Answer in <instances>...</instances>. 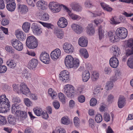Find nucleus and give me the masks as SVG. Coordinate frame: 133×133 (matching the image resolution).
<instances>
[{
  "instance_id": "1",
  "label": "nucleus",
  "mask_w": 133,
  "mask_h": 133,
  "mask_svg": "<svg viewBox=\"0 0 133 133\" xmlns=\"http://www.w3.org/2000/svg\"><path fill=\"white\" fill-rule=\"evenodd\" d=\"M65 63L66 66L69 68L76 69L79 65V61L78 59L75 60L71 55L67 56L65 60Z\"/></svg>"
},
{
  "instance_id": "2",
  "label": "nucleus",
  "mask_w": 133,
  "mask_h": 133,
  "mask_svg": "<svg viewBox=\"0 0 133 133\" xmlns=\"http://www.w3.org/2000/svg\"><path fill=\"white\" fill-rule=\"evenodd\" d=\"M10 102L5 95L0 96V112L3 113L9 109L10 106Z\"/></svg>"
},
{
  "instance_id": "3",
  "label": "nucleus",
  "mask_w": 133,
  "mask_h": 133,
  "mask_svg": "<svg viewBox=\"0 0 133 133\" xmlns=\"http://www.w3.org/2000/svg\"><path fill=\"white\" fill-rule=\"evenodd\" d=\"M38 44L37 38L33 36H31L27 37L26 44L30 49H34L36 48Z\"/></svg>"
},
{
  "instance_id": "4",
  "label": "nucleus",
  "mask_w": 133,
  "mask_h": 133,
  "mask_svg": "<svg viewBox=\"0 0 133 133\" xmlns=\"http://www.w3.org/2000/svg\"><path fill=\"white\" fill-rule=\"evenodd\" d=\"M64 92L68 97L72 98L75 94L74 87L69 84L66 85L64 88Z\"/></svg>"
},
{
  "instance_id": "5",
  "label": "nucleus",
  "mask_w": 133,
  "mask_h": 133,
  "mask_svg": "<svg viewBox=\"0 0 133 133\" xmlns=\"http://www.w3.org/2000/svg\"><path fill=\"white\" fill-rule=\"evenodd\" d=\"M116 35L118 38L124 39L127 36L128 32L127 29L124 28L120 27L117 29L115 31Z\"/></svg>"
},
{
  "instance_id": "6",
  "label": "nucleus",
  "mask_w": 133,
  "mask_h": 133,
  "mask_svg": "<svg viewBox=\"0 0 133 133\" xmlns=\"http://www.w3.org/2000/svg\"><path fill=\"white\" fill-rule=\"evenodd\" d=\"M11 43L14 48L18 51H22L23 49V44L18 39H13L11 40Z\"/></svg>"
},
{
  "instance_id": "7",
  "label": "nucleus",
  "mask_w": 133,
  "mask_h": 133,
  "mask_svg": "<svg viewBox=\"0 0 133 133\" xmlns=\"http://www.w3.org/2000/svg\"><path fill=\"white\" fill-rule=\"evenodd\" d=\"M64 6L65 8V10L67 12L70 18L74 20H78L81 18L79 16L72 12L71 11L65 6Z\"/></svg>"
},
{
  "instance_id": "8",
  "label": "nucleus",
  "mask_w": 133,
  "mask_h": 133,
  "mask_svg": "<svg viewBox=\"0 0 133 133\" xmlns=\"http://www.w3.org/2000/svg\"><path fill=\"white\" fill-rule=\"evenodd\" d=\"M60 79L64 82H66L69 80V74L66 70L62 71L59 74Z\"/></svg>"
},
{
  "instance_id": "9",
  "label": "nucleus",
  "mask_w": 133,
  "mask_h": 133,
  "mask_svg": "<svg viewBox=\"0 0 133 133\" xmlns=\"http://www.w3.org/2000/svg\"><path fill=\"white\" fill-rule=\"evenodd\" d=\"M41 61L45 64H49L50 62L49 55L45 51L42 52L40 56Z\"/></svg>"
},
{
  "instance_id": "10",
  "label": "nucleus",
  "mask_w": 133,
  "mask_h": 133,
  "mask_svg": "<svg viewBox=\"0 0 133 133\" xmlns=\"http://www.w3.org/2000/svg\"><path fill=\"white\" fill-rule=\"evenodd\" d=\"M61 55V51L58 48L52 51L50 54L51 58L55 61L58 59Z\"/></svg>"
},
{
  "instance_id": "11",
  "label": "nucleus",
  "mask_w": 133,
  "mask_h": 133,
  "mask_svg": "<svg viewBox=\"0 0 133 133\" xmlns=\"http://www.w3.org/2000/svg\"><path fill=\"white\" fill-rule=\"evenodd\" d=\"M32 31L34 34L37 35H39L42 33L41 29L35 23H33L31 27Z\"/></svg>"
},
{
  "instance_id": "12",
  "label": "nucleus",
  "mask_w": 133,
  "mask_h": 133,
  "mask_svg": "<svg viewBox=\"0 0 133 133\" xmlns=\"http://www.w3.org/2000/svg\"><path fill=\"white\" fill-rule=\"evenodd\" d=\"M127 45L129 48H131V50H126V54L128 56L133 54V39L129 40L127 43Z\"/></svg>"
},
{
  "instance_id": "13",
  "label": "nucleus",
  "mask_w": 133,
  "mask_h": 133,
  "mask_svg": "<svg viewBox=\"0 0 133 133\" xmlns=\"http://www.w3.org/2000/svg\"><path fill=\"white\" fill-rule=\"evenodd\" d=\"M71 28L73 31L77 34H80L83 31V28L81 25L75 24H72Z\"/></svg>"
},
{
  "instance_id": "14",
  "label": "nucleus",
  "mask_w": 133,
  "mask_h": 133,
  "mask_svg": "<svg viewBox=\"0 0 133 133\" xmlns=\"http://www.w3.org/2000/svg\"><path fill=\"white\" fill-rule=\"evenodd\" d=\"M63 48L64 51L68 53L71 54L73 52L74 50V48L72 45L67 43L64 44L63 46Z\"/></svg>"
},
{
  "instance_id": "15",
  "label": "nucleus",
  "mask_w": 133,
  "mask_h": 133,
  "mask_svg": "<svg viewBox=\"0 0 133 133\" xmlns=\"http://www.w3.org/2000/svg\"><path fill=\"white\" fill-rule=\"evenodd\" d=\"M88 41L87 38L85 36H82L78 40V44L82 47H86L88 45Z\"/></svg>"
},
{
  "instance_id": "16",
  "label": "nucleus",
  "mask_w": 133,
  "mask_h": 133,
  "mask_svg": "<svg viewBox=\"0 0 133 133\" xmlns=\"http://www.w3.org/2000/svg\"><path fill=\"white\" fill-rule=\"evenodd\" d=\"M119 61L117 58L114 56L111 57L109 60V64L111 67L114 68L117 67L119 64Z\"/></svg>"
},
{
  "instance_id": "17",
  "label": "nucleus",
  "mask_w": 133,
  "mask_h": 133,
  "mask_svg": "<svg viewBox=\"0 0 133 133\" xmlns=\"http://www.w3.org/2000/svg\"><path fill=\"white\" fill-rule=\"evenodd\" d=\"M48 4V3L43 0H39L37 1L36 4V6L38 8L43 10L46 9Z\"/></svg>"
},
{
  "instance_id": "18",
  "label": "nucleus",
  "mask_w": 133,
  "mask_h": 133,
  "mask_svg": "<svg viewBox=\"0 0 133 133\" xmlns=\"http://www.w3.org/2000/svg\"><path fill=\"white\" fill-rule=\"evenodd\" d=\"M57 24L60 28H64L67 26L68 23L67 20L65 18L62 17L59 18Z\"/></svg>"
},
{
  "instance_id": "19",
  "label": "nucleus",
  "mask_w": 133,
  "mask_h": 133,
  "mask_svg": "<svg viewBox=\"0 0 133 133\" xmlns=\"http://www.w3.org/2000/svg\"><path fill=\"white\" fill-rule=\"evenodd\" d=\"M72 9L74 11L79 12L82 11V8L80 4L78 3L74 2L71 4Z\"/></svg>"
},
{
  "instance_id": "20",
  "label": "nucleus",
  "mask_w": 133,
  "mask_h": 133,
  "mask_svg": "<svg viewBox=\"0 0 133 133\" xmlns=\"http://www.w3.org/2000/svg\"><path fill=\"white\" fill-rule=\"evenodd\" d=\"M15 34L17 38L19 41H23L26 38V35L23 32L17 30Z\"/></svg>"
},
{
  "instance_id": "21",
  "label": "nucleus",
  "mask_w": 133,
  "mask_h": 133,
  "mask_svg": "<svg viewBox=\"0 0 133 133\" xmlns=\"http://www.w3.org/2000/svg\"><path fill=\"white\" fill-rule=\"evenodd\" d=\"M38 63V61L36 59H32L28 63V67L30 69H32L36 67Z\"/></svg>"
},
{
  "instance_id": "22",
  "label": "nucleus",
  "mask_w": 133,
  "mask_h": 133,
  "mask_svg": "<svg viewBox=\"0 0 133 133\" xmlns=\"http://www.w3.org/2000/svg\"><path fill=\"white\" fill-rule=\"evenodd\" d=\"M20 86V90L23 94L26 95L30 94V91L25 84L22 83L21 84Z\"/></svg>"
},
{
  "instance_id": "23",
  "label": "nucleus",
  "mask_w": 133,
  "mask_h": 133,
  "mask_svg": "<svg viewBox=\"0 0 133 133\" xmlns=\"http://www.w3.org/2000/svg\"><path fill=\"white\" fill-rule=\"evenodd\" d=\"M110 50L115 56H118L120 54V49L117 46H112L110 48Z\"/></svg>"
},
{
  "instance_id": "24",
  "label": "nucleus",
  "mask_w": 133,
  "mask_h": 133,
  "mask_svg": "<svg viewBox=\"0 0 133 133\" xmlns=\"http://www.w3.org/2000/svg\"><path fill=\"white\" fill-rule=\"evenodd\" d=\"M126 100L123 96H120L118 100V105L120 108H123L125 105Z\"/></svg>"
},
{
  "instance_id": "25",
  "label": "nucleus",
  "mask_w": 133,
  "mask_h": 133,
  "mask_svg": "<svg viewBox=\"0 0 133 133\" xmlns=\"http://www.w3.org/2000/svg\"><path fill=\"white\" fill-rule=\"evenodd\" d=\"M18 11L21 13L25 14L28 11V9L26 6L24 5H21L19 3L17 4Z\"/></svg>"
},
{
  "instance_id": "26",
  "label": "nucleus",
  "mask_w": 133,
  "mask_h": 133,
  "mask_svg": "<svg viewBox=\"0 0 133 133\" xmlns=\"http://www.w3.org/2000/svg\"><path fill=\"white\" fill-rule=\"evenodd\" d=\"M115 32H109L108 33V36L109 37L110 40V41L114 42L118 41V37L116 35Z\"/></svg>"
},
{
  "instance_id": "27",
  "label": "nucleus",
  "mask_w": 133,
  "mask_h": 133,
  "mask_svg": "<svg viewBox=\"0 0 133 133\" xmlns=\"http://www.w3.org/2000/svg\"><path fill=\"white\" fill-rule=\"evenodd\" d=\"M86 31L88 34L90 36L93 35L95 33V30L91 24H89L86 28Z\"/></svg>"
},
{
  "instance_id": "28",
  "label": "nucleus",
  "mask_w": 133,
  "mask_h": 133,
  "mask_svg": "<svg viewBox=\"0 0 133 133\" xmlns=\"http://www.w3.org/2000/svg\"><path fill=\"white\" fill-rule=\"evenodd\" d=\"M55 34L57 38L59 39H62L63 37V31L60 29H56L55 30Z\"/></svg>"
},
{
  "instance_id": "29",
  "label": "nucleus",
  "mask_w": 133,
  "mask_h": 133,
  "mask_svg": "<svg viewBox=\"0 0 133 133\" xmlns=\"http://www.w3.org/2000/svg\"><path fill=\"white\" fill-rule=\"evenodd\" d=\"M16 7V4L15 2L8 4L6 5V8L9 11L12 12L14 11Z\"/></svg>"
},
{
  "instance_id": "30",
  "label": "nucleus",
  "mask_w": 133,
  "mask_h": 133,
  "mask_svg": "<svg viewBox=\"0 0 133 133\" xmlns=\"http://www.w3.org/2000/svg\"><path fill=\"white\" fill-rule=\"evenodd\" d=\"M8 120L9 123L12 125L16 124V119L15 117L11 115H9L8 118Z\"/></svg>"
},
{
  "instance_id": "31",
  "label": "nucleus",
  "mask_w": 133,
  "mask_h": 133,
  "mask_svg": "<svg viewBox=\"0 0 133 133\" xmlns=\"http://www.w3.org/2000/svg\"><path fill=\"white\" fill-rule=\"evenodd\" d=\"M90 77V74L88 71H85L82 74V81L84 82H87Z\"/></svg>"
},
{
  "instance_id": "32",
  "label": "nucleus",
  "mask_w": 133,
  "mask_h": 133,
  "mask_svg": "<svg viewBox=\"0 0 133 133\" xmlns=\"http://www.w3.org/2000/svg\"><path fill=\"white\" fill-rule=\"evenodd\" d=\"M79 52L81 55L85 58L89 57V54L87 50L85 49L82 48L79 50Z\"/></svg>"
},
{
  "instance_id": "33",
  "label": "nucleus",
  "mask_w": 133,
  "mask_h": 133,
  "mask_svg": "<svg viewBox=\"0 0 133 133\" xmlns=\"http://www.w3.org/2000/svg\"><path fill=\"white\" fill-rule=\"evenodd\" d=\"M6 64L10 68H14L16 65V62L14 60H9L6 62Z\"/></svg>"
},
{
  "instance_id": "34",
  "label": "nucleus",
  "mask_w": 133,
  "mask_h": 133,
  "mask_svg": "<svg viewBox=\"0 0 133 133\" xmlns=\"http://www.w3.org/2000/svg\"><path fill=\"white\" fill-rule=\"evenodd\" d=\"M102 8L104 10H106L108 12H111L112 10V8L109 6L104 3H100Z\"/></svg>"
},
{
  "instance_id": "35",
  "label": "nucleus",
  "mask_w": 133,
  "mask_h": 133,
  "mask_svg": "<svg viewBox=\"0 0 133 133\" xmlns=\"http://www.w3.org/2000/svg\"><path fill=\"white\" fill-rule=\"evenodd\" d=\"M19 114H18L17 116L21 120H24L27 117V113L25 111H21L19 112Z\"/></svg>"
},
{
  "instance_id": "36",
  "label": "nucleus",
  "mask_w": 133,
  "mask_h": 133,
  "mask_svg": "<svg viewBox=\"0 0 133 133\" xmlns=\"http://www.w3.org/2000/svg\"><path fill=\"white\" fill-rule=\"evenodd\" d=\"M58 96L60 101L63 104H65L66 103V97L62 93L60 92L58 94Z\"/></svg>"
},
{
  "instance_id": "37",
  "label": "nucleus",
  "mask_w": 133,
  "mask_h": 133,
  "mask_svg": "<svg viewBox=\"0 0 133 133\" xmlns=\"http://www.w3.org/2000/svg\"><path fill=\"white\" fill-rule=\"evenodd\" d=\"M22 27L23 30L25 32H27L30 28V23L27 22H25L23 24Z\"/></svg>"
},
{
  "instance_id": "38",
  "label": "nucleus",
  "mask_w": 133,
  "mask_h": 133,
  "mask_svg": "<svg viewBox=\"0 0 133 133\" xmlns=\"http://www.w3.org/2000/svg\"><path fill=\"white\" fill-rule=\"evenodd\" d=\"M33 110L35 115L38 116H40L42 115V110L41 108L37 107L34 108Z\"/></svg>"
},
{
  "instance_id": "39",
  "label": "nucleus",
  "mask_w": 133,
  "mask_h": 133,
  "mask_svg": "<svg viewBox=\"0 0 133 133\" xmlns=\"http://www.w3.org/2000/svg\"><path fill=\"white\" fill-rule=\"evenodd\" d=\"M56 5L55 6L56 9V10H54V11H53V12L56 13L59 12L60 11L62 7H63L64 9H65V8L64 6H65L64 5L62 4L61 5L59 4L56 2Z\"/></svg>"
},
{
  "instance_id": "40",
  "label": "nucleus",
  "mask_w": 133,
  "mask_h": 133,
  "mask_svg": "<svg viewBox=\"0 0 133 133\" xmlns=\"http://www.w3.org/2000/svg\"><path fill=\"white\" fill-rule=\"evenodd\" d=\"M48 93L50 95L52 99H54L56 98L57 96V93L56 92L54 91L52 89L49 88L48 90Z\"/></svg>"
},
{
  "instance_id": "41",
  "label": "nucleus",
  "mask_w": 133,
  "mask_h": 133,
  "mask_svg": "<svg viewBox=\"0 0 133 133\" xmlns=\"http://www.w3.org/2000/svg\"><path fill=\"white\" fill-rule=\"evenodd\" d=\"M120 75L121 73L119 72H117L114 75L110 78V80L112 82H115L117 80Z\"/></svg>"
},
{
  "instance_id": "42",
  "label": "nucleus",
  "mask_w": 133,
  "mask_h": 133,
  "mask_svg": "<svg viewBox=\"0 0 133 133\" xmlns=\"http://www.w3.org/2000/svg\"><path fill=\"white\" fill-rule=\"evenodd\" d=\"M38 22L44 26L48 29H52L54 27L53 25L50 23H44L40 21H38Z\"/></svg>"
},
{
  "instance_id": "43",
  "label": "nucleus",
  "mask_w": 133,
  "mask_h": 133,
  "mask_svg": "<svg viewBox=\"0 0 133 133\" xmlns=\"http://www.w3.org/2000/svg\"><path fill=\"white\" fill-rule=\"evenodd\" d=\"M127 63L129 67L133 69V56L131 57L128 59Z\"/></svg>"
},
{
  "instance_id": "44",
  "label": "nucleus",
  "mask_w": 133,
  "mask_h": 133,
  "mask_svg": "<svg viewBox=\"0 0 133 133\" xmlns=\"http://www.w3.org/2000/svg\"><path fill=\"white\" fill-rule=\"evenodd\" d=\"M52 133H65V130L60 127L56 128Z\"/></svg>"
},
{
  "instance_id": "45",
  "label": "nucleus",
  "mask_w": 133,
  "mask_h": 133,
  "mask_svg": "<svg viewBox=\"0 0 133 133\" xmlns=\"http://www.w3.org/2000/svg\"><path fill=\"white\" fill-rule=\"evenodd\" d=\"M90 15L92 17H95L98 16H101L103 15H104V14L103 12L99 11L96 13H92L90 12Z\"/></svg>"
},
{
  "instance_id": "46",
  "label": "nucleus",
  "mask_w": 133,
  "mask_h": 133,
  "mask_svg": "<svg viewBox=\"0 0 133 133\" xmlns=\"http://www.w3.org/2000/svg\"><path fill=\"white\" fill-rule=\"evenodd\" d=\"M56 2H50L49 4V7L51 11L53 12L54 10H56V8L55 5H56Z\"/></svg>"
},
{
  "instance_id": "47",
  "label": "nucleus",
  "mask_w": 133,
  "mask_h": 133,
  "mask_svg": "<svg viewBox=\"0 0 133 133\" xmlns=\"http://www.w3.org/2000/svg\"><path fill=\"white\" fill-rule=\"evenodd\" d=\"M61 121L63 124L68 125L70 123V121L68 117H63L61 119Z\"/></svg>"
},
{
  "instance_id": "48",
  "label": "nucleus",
  "mask_w": 133,
  "mask_h": 133,
  "mask_svg": "<svg viewBox=\"0 0 133 133\" xmlns=\"http://www.w3.org/2000/svg\"><path fill=\"white\" fill-rule=\"evenodd\" d=\"M95 119L97 123L101 122L103 119L102 116L99 114L96 115Z\"/></svg>"
},
{
  "instance_id": "49",
  "label": "nucleus",
  "mask_w": 133,
  "mask_h": 133,
  "mask_svg": "<svg viewBox=\"0 0 133 133\" xmlns=\"http://www.w3.org/2000/svg\"><path fill=\"white\" fill-rule=\"evenodd\" d=\"M99 36V39L101 40L103 37L104 36V31L102 30V27H100L98 29Z\"/></svg>"
},
{
  "instance_id": "50",
  "label": "nucleus",
  "mask_w": 133,
  "mask_h": 133,
  "mask_svg": "<svg viewBox=\"0 0 133 133\" xmlns=\"http://www.w3.org/2000/svg\"><path fill=\"white\" fill-rule=\"evenodd\" d=\"M40 18L42 20L44 21H48L49 19V16L47 13H45L40 16Z\"/></svg>"
},
{
  "instance_id": "51",
  "label": "nucleus",
  "mask_w": 133,
  "mask_h": 133,
  "mask_svg": "<svg viewBox=\"0 0 133 133\" xmlns=\"http://www.w3.org/2000/svg\"><path fill=\"white\" fill-rule=\"evenodd\" d=\"M17 110L15 104H13L12 105L11 111L13 114L16 115V116H17L18 114H19V112L17 111Z\"/></svg>"
},
{
  "instance_id": "52",
  "label": "nucleus",
  "mask_w": 133,
  "mask_h": 133,
  "mask_svg": "<svg viewBox=\"0 0 133 133\" xmlns=\"http://www.w3.org/2000/svg\"><path fill=\"white\" fill-rule=\"evenodd\" d=\"M114 84L113 82L111 81H108L106 83V86L107 88V89L109 90L111 89L113 87Z\"/></svg>"
},
{
  "instance_id": "53",
  "label": "nucleus",
  "mask_w": 133,
  "mask_h": 133,
  "mask_svg": "<svg viewBox=\"0 0 133 133\" xmlns=\"http://www.w3.org/2000/svg\"><path fill=\"white\" fill-rule=\"evenodd\" d=\"M37 0H26L28 4L33 7L35 6L36 2Z\"/></svg>"
},
{
  "instance_id": "54",
  "label": "nucleus",
  "mask_w": 133,
  "mask_h": 133,
  "mask_svg": "<svg viewBox=\"0 0 133 133\" xmlns=\"http://www.w3.org/2000/svg\"><path fill=\"white\" fill-rule=\"evenodd\" d=\"M84 4L86 7L87 8H90L93 6L91 2L89 0L86 1L85 2Z\"/></svg>"
},
{
  "instance_id": "55",
  "label": "nucleus",
  "mask_w": 133,
  "mask_h": 133,
  "mask_svg": "<svg viewBox=\"0 0 133 133\" xmlns=\"http://www.w3.org/2000/svg\"><path fill=\"white\" fill-rule=\"evenodd\" d=\"M104 119L105 121L108 122L110 120V117L109 114L105 113L103 115Z\"/></svg>"
},
{
  "instance_id": "56",
  "label": "nucleus",
  "mask_w": 133,
  "mask_h": 133,
  "mask_svg": "<svg viewBox=\"0 0 133 133\" xmlns=\"http://www.w3.org/2000/svg\"><path fill=\"white\" fill-rule=\"evenodd\" d=\"M98 73L96 72H94L92 74V80L95 81L98 78Z\"/></svg>"
},
{
  "instance_id": "57",
  "label": "nucleus",
  "mask_w": 133,
  "mask_h": 133,
  "mask_svg": "<svg viewBox=\"0 0 133 133\" xmlns=\"http://www.w3.org/2000/svg\"><path fill=\"white\" fill-rule=\"evenodd\" d=\"M89 126L92 129L95 127V122L94 119L92 118H90L89 119L88 121Z\"/></svg>"
},
{
  "instance_id": "58",
  "label": "nucleus",
  "mask_w": 133,
  "mask_h": 133,
  "mask_svg": "<svg viewBox=\"0 0 133 133\" xmlns=\"http://www.w3.org/2000/svg\"><path fill=\"white\" fill-rule=\"evenodd\" d=\"M6 50L9 52L10 53H14V49L12 46H7L5 47Z\"/></svg>"
},
{
  "instance_id": "59",
  "label": "nucleus",
  "mask_w": 133,
  "mask_h": 133,
  "mask_svg": "<svg viewBox=\"0 0 133 133\" xmlns=\"http://www.w3.org/2000/svg\"><path fill=\"white\" fill-rule=\"evenodd\" d=\"M6 123V120L4 116L0 115V124L2 125L5 124Z\"/></svg>"
},
{
  "instance_id": "60",
  "label": "nucleus",
  "mask_w": 133,
  "mask_h": 133,
  "mask_svg": "<svg viewBox=\"0 0 133 133\" xmlns=\"http://www.w3.org/2000/svg\"><path fill=\"white\" fill-rule=\"evenodd\" d=\"M9 21L6 18H3L1 22L2 25L4 26H6L9 24Z\"/></svg>"
},
{
  "instance_id": "61",
  "label": "nucleus",
  "mask_w": 133,
  "mask_h": 133,
  "mask_svg": "<svg viewBox=\"0 0 133 133\" xmlns=\"http://www.w3.org/2000/svg\"><path fill=\"white\" fill-rule=\"evenodd\" d=\"M24 101L25 105L28 107H30L32 105V103L29 98H24Z\"/></svg>"
},
{
  "instance_id": "62",
  "label": "nucleus",
  "mask_w": 133,
  "mask_h": 133,
  "mask_svg": "<svg viewBox=\"0 0 133 133\" xmlns=\"http://www.w3.org/2000/svg\"><path fill=\"white\" fill-rule=\"evenodd\" d=\"M12 101L14 102L15 104L17 103H20L21 101V100L19 97L17 96H15L13 97L12 99Z\"/></svg>"
},
{
  "instance_id": "63",
  "label": "nucleus",
  "mask_w": 133,
  "mask_h": 133,
  "mask_svg": "<svg viewBox=\"0 0 133 133\" xmlns=\"http://www.w3.org/2000/svg\"><path fill=\"white\" fill-rule=\"evenodd\" d=\"M74 122L75 125L76 126H78L80 123L79 120L78 118L77 117H75L74 119Z\"/></svg>"
},
{
  "instance_id": "64",
  "label": "nucleus",
  "mask_w": 133,
  "mask_h": 133,
  "mask_svg": "<svg viewBox=\"0 0 133 133\" xmlns=\"http://www.w3.org/2000/svg\"><path fill=\"white\" fill-rule=\"evenodd\" d=\"M97 103V100L95 98H92L91 99L90 103V106H94Z\"/></svg>"
}]
</instances>
